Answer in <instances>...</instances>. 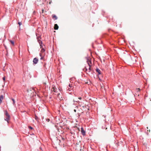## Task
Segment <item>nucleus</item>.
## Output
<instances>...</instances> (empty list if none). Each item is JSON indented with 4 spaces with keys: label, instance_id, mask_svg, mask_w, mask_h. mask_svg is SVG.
I'll return each mask as SVG.
<instances>
[{
    "label": "nucleus",
    "instance_id": "nucleus-1",
    "mask_svg": "<svg viewBox=\"0 0 151 151\" xmlns=\"http://www.w3.org/2000/svg\"><path fill=\"white\" fill-rule=\"evenodd\" d=\"M5 115L6 116L5 120L8 122V121L10 119V117L9 115L8 114L7 111H5Z\"/></svg>",
    "mask_w": 151,
    "mask_h": 151
},
{
    "label": "nucleus",
    "instance_id": "nucleus-2",
    "mask_svg": "<svg viewBox=\"0 0 151 151\" xmlns=\"http://www.w3.org/2000/svg\"><path fill=\"white\" fill-rule=\"evenodd\" d=\"M142 147L145 149V151H149V147L147 146L146 143H144L143 144Z\"/></svg>",
    "mask_w": 151,
    "mask_h": 151
},
{
    "label": "nucleus",
    "instance_id": "nucleus-3",
    "mask_svg": "<svg viewBox=\"0 0 151 151\" xmlns=\"http://www.w3.org/2000/svg\"><path fill=\"white\" fill-rule=\"evenodd\" d=\"M91 66H88V68L87 67H85V69L86 70V71L87 73H89L91 71Z\"/></svg>",
    "mask_w": 151,
    "mask_h": 151
},
{
    "label": "nucleus",
    "instance_id": "nucleus-4",
    "mask_svg": "<svg viewBox=\"0 0 151 151\" xmlns=\"http://www.w3.org/2000/svg\"><path fill=\"white\" fill-rule=\"evenodd\" d=\"M87 62L88 65V66H91L92 64V63L91 60L90 59H87Z\"/></svg>",
    "mask_w": 151,
    "mask_h": 151
},
{
    "label": "nucleus",
    "instance_id": "nucleus-5",
    "mask_svg": "<svg viewBox=\"0 0 151 151\" xmlns=\"http://www.w3.org/2000/svg\"><path fill=\"white\" fill-rule=\"evenodd\" d=\"M38 61V59L35 58L33 60V63L34 64H36L37 63Z\"/></svg>",
    "mask_w": 151,
    "mask_h": 151
},
{
    "label": "nucleus",
    "instance_id": "nucleus-6",
    "mask_svg": "<svg viewBox=\"0 0 151 151\" xmlns=\"http://www.w3.org/2000/svg\"><path fill=\"white\" fill-rule=\"evenodd\" d=\"M76 150L78 151H81L82 150V148L79 146H77Z\"/></svg>",
    "mask_w": 151,
    "mask_h": 151
},
{
    "label": "nucleus",
    "instance_id": "nucleus-7",
    "mask_svg": "<svg viewBox=\"0 0 151 151\" xmlns=\"http://www.w3.org/2000/svg\"><path fill=\"white\" fill-rule=\"evenodd\" d=\"M81 132L82 134L83 135H85V131L83 129V128L82 127L81 128Z\"/></svg>",
    "mask_w": 151,
    "mask_h": 151
},
{
    "label": "nucleus",
    "instance_id": "nucleus-8",
    "mask_svg": "<svg viewBox=\"0 0 151 151\" xmlns=\"http://www.w3.org/2000/svg\"><path fill=\"white\" fill-rule=\"evenodd\" d=\"M52 18L54 20H56L57 19V16L54 14H53L52 16Z\"/></svg>",
    "mask_w": 151,
    "mask_h": 151
},
{
    "label": "nucleus",
    "instance_id": "nucleus-9",
    "mask_svg": "<svg viewBox=\"0 0 151 151\" xmlns=\"http://www.w3.org/2000/svg\"><path fill=\"white\" fill-rule=\"evenodd\" d=\"M34 91V89L33 88H30L29 89H28L27 90V91L28 93H29L30 91H32V92H33Z\"/></svg>",
    "mask_w": 151,
    "mask_h": 151
},
{
    "label": "nucleus",
    "instance_id": "nucleus-10",
    "mask_svg": "<svg viewBox=\"0 0 151 151\" xmlns=\"http://www.w3.org/2000/svg\"><path fill=\"white\" fill-rule=\"evenodd\" d=\"M58 28V26L57 24H55L54 25V29L55 30H57Z\"/></svg>",
    "mask_w": 151,
    "mask_h": 151
},
{
    "label": "nucleus",
    "instance_id": "nucleus-11",
    "mask_svg": "<svg viewBox=\"0 0 151 151\" xmlns=\"http://www.w3.org/2000/svg\"><path fill=\"white\" fill-rule=\"evenodd\" d=\"M96 72L98 73L99 74H101V71L98 68H96Z\"/></svg>",
    "mask_w": 151,
    "mask_h": 151
},
{
    "label": "nucleus",
    "instance_id": "nucleus-12",
    "mask_svg": "<svg viewBox=\"0 0 151 151\" xmlns=\"http://www.w3.org/2000/svg\"><path fill=\"white\" fill-rule=\"evenodd\" d=\"M12 100L13 102V104L14 105L15 104V103L14 100L13 99H12Z\"/></svg>",
    "mask_w": 151,
    "mask_h": 151
},
{
    "label": "nucleus",
    "instance_id": "nucleus-13",
    "mask_svg": "<svg viewBox=\"0 0 151 151\" xmlns=\"http://www.w3.org/2000/svg\"><path fill=\"white\" fill-rule=\"evenodd\" d=\"M10 42L13 45H14V42L13 41L10 40Z\"/></svg>",
    "mask_w": 151,
    "mask_h": 151
},
{
    "label": "nucleus",
    "instance_id": "nucleus-14",
    "mask_svg": "<svg viewBox=\"0 0 151 151\" xmlns=\"http://www.w3.org/2000/svg\"><path fill=\"white\" fill-rule=\"evenodd\" d=\"M136 90L137 92H138V91H140V90L139 88H138L136 89Z\"/></svg>",
    "mask_w": 151,
    "mask_h": 151
},
{
    "label": "nucleus",
    "instance_id": "nucleus-15",
    "mask_svg": "<svg viewBox=\"0 0 151 151\" xmlns=\"http://www.w3.org/2000/svg\"><path fill=\"white\" fill-rule=\"evenodd\" d=\"M52 89H53V91H54L55 92H56V90L57 89H56L54 88V87H53L52 88Z\"/></svg>",
    "mask_w": 151,
    "mask_h": 151
},
{
    "label": "nucleus",
    "instance_id": "nucleus-16",
    "mask_svg": "<svg viewBox=\"0 0 151 151\" xmlns=\"http://www.w3.org/2000/svg\"><path fill=\"white\" fill-rule=\"evenodd\" d=\"M28 128H29V129H33V128L32 127L30 126H28Z\"/></svg>",
    "mask_w": 151,
    "mask_h": 151
},
{
    "label": "nucleus",
    "instance_id": "nucleus-17",
    "mask_svg": "<svg viewBox=\"0 0 151 151\" xmlns=\"http://www.w3.org/2000/svg\"><path fill=\"white\" fill-rule=\"evenodd\" d=\"M18 24L19 25V26L22 24V23L20 22H18Z\"/></svg>",
    "mask_w": 151,
    "mask_h": 151
},
{
    "label": "nucleus",
    "instance_id": "nucleus-18",
    "mask_svg": "<svg viewBox=\"0 0 151 151\" xmlns=\"http://www.w3.org/2000/svg\"><path fill=\"white\" fill-rule=\"evenodd\" d=\"M5 77H3V80L4 81L5 80Z\"/></svg>",
    "mask_w": 151,
    "mask_h": 151
},
{
    "label": "nucleus",
    "instance_id": "nucleus-19",
    "mask_svg": "<svg viewBox=\"0 0 151 151\" xmlns=\"http://www.w3.org/2000/svg\"><path fill=\"white\" fill-rule=\"evenodd\" d=\"M101 90H103V86H101Z\"/></svg>",
    "mask_w": 151,
    "mask_h": 151
},
{
    "label": "nucleus",
    "instance_id": "nucleus-20",
    "mask_svg": "<svg viewBox=\"0 0 151 151\" xmlns=\"http://www.w3.org/2000/svg\"><path fill=\"white\" fill-rule=\"evenodd\" d=\"M46 120L48 122H49V121H50V119H46Z\"/></svg>",
    "mask_w": 151,
    "mask_h": 151
},
{
    "label": "nucleus",
    "instance_id": "nucleus-21",
    "mask_svg": "<svg viewBox=\"0 0 151 151\" xmlns=\"http://www.w3.org/2000/svg\"><path fill=\"white\" fill-rule=\"evenodd\" d=\"M42 13H43V12H44V9H42Z\"/></svg>",
    "mask_w": 151,
    "mask_h": 151
},
{
    "label": "nucleus",
    "instance_id": "nucleus-22",
    "mask_svg": "<svg viewBox=\"0 0 151 151\" xmlns=\"http://www.w3.org/2000/svg\"><path fill=\"white\" fill-rule=\"evenodd\" d=\"M82 99V98L81 97L78 98V99Z\"/></svg>",
    "mask_w": 151,
    "mask_h": 151
},
{
    "label": "nucleus",
    "instance_id": "nucleus-23",
    "mask_svg": "<svg viewBox=\"0 0 151 151\" xmlns=\"http://www.w3.org/2000/svg\"><path fill=\"white\" fill-rule=\"evenodd\" d=\"M52 1H51L49 3V4H50L51 3Z\"/></svg>",
    "mask_w": 151,
    "mask_h": 151
},
{
    "label": "nucleus",
    "instance_id": "nucleus-24",
    "mask_svg": "<svg viewBox=\"0 0 151 151\" xmlns=\"http://www.w3.org/2000/svg\"><path fill=\"white\" fill-rule=\"evenodd\" d=\"M69 86L70 87H71V85L70 84H69Z\"/></svg>",
    "mask_w": 151,
    "mask_h": 151
},
{
    "label": "nucleus",
    "instance_id": "nucleus-25",
    "mask_svg": "<svg viewBox=\"0 0 151 151\" xmlns=\"http://www.w3.org/2000/svg\"><path fill=\"white\" fill-rule=\"evenodd\" d=\"M37 117L35 116V119H37Z\"/></svg>",
    "mask_w": 151,
    "mask_h": 151
},
{
    "label": "nucleus",
    "instance_id": "nucleus-26",
    "mask_svg": "<svg viewBox=\"0 0 151 151\" xmlns=\"http://www.w3.org/2000/svg\"><path fill=\"white\" fill-rule=\"evenodd\" d=\"M149 132H150V130H149ZM147 131H148V130H147Z\"/></svg>",
    "mask_w": 151,
    "mask_h": 151
},
{
    "label": "nucleus",
    "instance_id": "nucleus-27",
    "mask_svg": "<svg viewBox=\"0 0 151 151\" xmlns=\"http://www.w3.org/2000/svg\"><path fill=\"white\" fill-rule=\"evenodd\" d=\"M74 101H76V102H77V101H76V100H74Z\"/></svg>",
    "mask_w": 151,
    "mask_h": 151
},
{
    "label": "nucleus",
    "instance_id": "nucleus-28",
    "mask_svg": "<svg viewBox=\"0 0 151 151\" xmlns=\"http://www.w3.org/2000/svg\"><path fill=\"white\" fill-rule=\"evenodd\" d=\"M74 111L75 112H76V110L75 109L74 110Z\"/></svg>",
    "mask_w": 151,
    "mask_h": 151
},
{
    "label": "nucleus",
    "instance_id": "nucleus-29",
    "mask_svg": "<svg viewBox=\"0 0 151 151\" xmlns=\"http://www.w3.org/2000/svg\"><path fill=\"white\" fill-rule=\"evenodd\" d=\"M44 83L45 84H46V83Z\"/></svg>",
    "mask_w": 151,
    "mask_h": 151
},
{
    "label": "nucleus",
    "instance_id": "nucleus-30",
    "mask_svg": "<svg viewBox=\"0 0 151 151\" xmlns=\"http://www.w3.org/2000/svg\"><path fill=\"white\" fill-rule=\"evenodd\" d=\"M42 58H41V59H42Z\"/></svg>",
    "mask_w": 151,
    "mask_h": 151
}]
</instances>
